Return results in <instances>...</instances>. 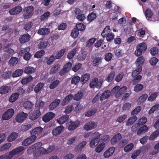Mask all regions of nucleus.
<instances>
[{
	"mask_svg": "<svg viewBox=\"0 0 159 159\" xmlns=\"http://www.w3.org/2000/svg\"><path fill=\"white\" fill-rule=\"evenodd\" d=\"M30 48L27 47L25 48H21L20 49L19 54L23 56V58L26 61L29 60L31 57V54L30 52Z\"/></svg>",
	"mask_w": 159,
	"mask_h": 159,
	"instance_id": "f257e3e1",
	"label": "nucleus"
},
{
	"mask_svg": "<svg viewBox=\"0 0 159 159\" xmlns=\"http://www.w3.org/2000/svg\"><path fill=\"white\" fill-rule=\"evenodd\" d=\"M34 7L32 6H29L25 7L23 11V16L27 19L31 17L33 14Z\"/></svg>",
	"mask_w": 159,
	"mask_h": 159,
	"instance_id": "f03ea898",
	"label": "nucleus"
},
{
	"mask_svg": "<svg viewBox=\"0 0 159 159\" xmlns=\"http://www.w3.org/2000/svg\"><path fill=\"white\" fill-rule=\"evenodd\" d=\"M101 135V134L98 132H96L93 134V138L91 140L89 143V146L91 148H94L98 144L99 142V139Z\"/></svg>",
	"mask_w": 159,
	"mask_h": 159,
	"instance_id": "7ed1b4c3",
	"label": "nucleus"
},
{
	"mask_svg": "<svg viewBox=\"0 0 159 159\" xmlns=\"http://www.w3.org/2000/svg\"><path fill=\"white\" fill-rule=\"evenodd\" d=\"M147 46L144 43L139 44L137 46V48L135 51V54L137 57L141 56L143 52L147 49Z\"/></svg>",
	"mask_w": 159,
	"mask_h": 159,
	"instance_id": "20e7f679",
	"label": "nucleus"
},
{
	"mask_svg": "<svg viewBox=\"0 0 159 159\" xmlns=\"http://www.w3.org/2000/svg\"><path fill=\"white\" fill-rule=\"evenodd\" d=\"M14 113V110L12 108L7 110L2 116V118L3 120H8L13 116Z\"/></svg>",
	"mask_w": 159,
	"mask_h": 159,
	"instance_id": "39448f33",
	"label": "nucleus"
},
{
	"mask_svg": "<svg viewBox=\"0 0 159 159\" xmlns=\"http://www.w3.org/2000/svg\"><path fill=\"white\" fill-rule=\"evenodd\" d=\"M102 85V82L101 81H98V79L97 78H94L90 82L89 85L91 88H100Z\"/></svg>",
	"mask_w": 159,
	"mask_h": 159,
	"instance_id": "423d86ee",
	"label": "nucleus"
},
{
	"mask_svg": "<svg viewBox=\"0 0 159 159\" xmlns=\"http://www.w3.org/2000/svg\"><path fill=\"white\" fill-rule=\"evenodd\" d=\"M24 149L25 148L23 146H20L18 147L10 152L8 156H9V157L11 159L12 158L14 155L19 154L24 151Z\"/></svg>",
	"mask_w": 159,
	"mask_h": 159,
	"instance_id": "0eeeda50",
	"label": "nucleus"
},
{
	"mask_svg": "<svg viewBox=\"0 0 159 159\" xmlns=\"http://www.w3.org/2000/svg\"><path fill=\"white\" fill-rule=\"evenodd\" d=\"M28 116V114L22 111L17 114L15 119L16 121L19 123L23 122Z\"/></svg>",
	"mask_w": 159,
	"mask_h": 159,
	"instance_id": "6e6552de",
	"label": "nucleus"
},
{
	"mask_svg": "<svg viewBox=\"0 0 159 159\" xmlns=\"http://www.w3.org/2000/svg\"><path fill=\"white\" fill-rule=\"evenodd\" d=\"M43 130V129L41 126L36 127L34 128L30 131L31 136H35L37 137V136L41 135V134Z\"/></svg>",
	"mask_w": 159,
	"mask_h": 159,
	"instance_id": "1a4fd4ad",
	"label": "nucleus"
},
{
	"mask_svg": "<svg viewBox=\"0 0 159 159\" xmlns=\"http://www.w3.org/2000/svg\"><path fill=\"white\" fill-rule=\"evenodd\" d=\"M36 139L35 136H31L24 140L22 143L23 145L26 146L34 143Z\"/></svg>",
	"mask_w": 159,
	"mask_h": 159,
	"instance_id": "9d476101",
	"label": "nucleus"
},
{
	"mask_svg": "<svg viewBox=\"0 0 159 159\" xmlns=\"http://www.w3.org/2000/svg\"><path fill=\"white\" fill-rule=\"evenodd\" d=\"M22 8L20 6H17L10 10L9 12L11 15H14L19 14L22 11Z\"/></svg>",
	"mask_w": 159,
	"mask_h": 159,
	"instance_id": "9b49d317",
	"label": "nucleus"
},
{
	"mask_svg": "<svg viewBox=\"0 0 159 159\" xmlns=\"http://www.w3.org/2000/svg\"><path fill=\"white\" fill-rule=\"evenodd\" d=\"M80 122L79 121H70L69 123V125L68 127V129L70 131L74 130L80 125Z\"/></svg>",
	"mask_w": 159,
	"mask_h": 159,
	"instance_id": "f8f14e48",
	"label": "nucleus"
},
{
	"mask_svg": "<svg viewBox=\"0 0 159 159\" xmlns=\"http://www.w3.org/2000/svg\"><path fill=\"white\" fill-rule=\"evenodd\" d=\"M55 116V114L52 112H48L43 116V120L45 122H47L53 119Z\"/></svg>",
	"mask_w": 159,
	"mask_h": 159,
	"instance_id": "ddd939ff",
	"label": "nucleus"
},
{
	"mask_svg": "<svg viewBox=\"0 0 159 159\" xmlns=\"http://www.w3.org/2000/svg\"><path fill=\"white\" fill-rule=\"evenodd\" d=\"M97 126V125L94 122L90 121L86 123L84 125V128L86 130L88 131L93 129Z\"/></svg>",
	"mask_w": 159,
	"mask_h": 159,
	"instance_id": "4468645a",
	"label": "nucleus"
},
{
	"mask_svg": "<svg viewBox=\"0 0 159 159\" xmlns=\"http://www.w3.org/2000/svg\"><path fill=\"white\" fill-rule=\"evenodd\" d=\"M115 150L114 147H111L106 151L103 153L104 157L105 158H108L113 154Z\"/></svg>",
	"mask_w": 159,
	"mask_h": 159,
	"instance_id": "2eb2a0df",
	"label": "nucleus"
},
{
	"mask_svg": "<svg viewBox=\"0 0 159 159\" xmlns=\"http://www.w3.org/2000/svg\"><path fill=\"white\" fill-rule=\"evenodd\" d=\"M31 36L28 34H24L19 38L20 43H24L28 42L30 39Z\"/></svg>",
	"mask_w": 159,
	"mask_h": 159,
	"instance_id": "dca6fc26",
	"label": "nucleus"
},
{
	"mask_svg": "<svg viewBox=\"0 0 159 159\" xmlns=\"http://www.w3.org/2000/svg\"><path fill=\"white\" fill-rule=\"evenodd\" d=\"M41 112L39 110L34 111L30 116V119L32 120H34L40 116Z\"/></svg>",
	"mask_w": 159,
	"mask_h": 159,
	"instance_id": "f3484780",
	"label": "nucleus"
},
{
	"mask_svg": "<svg viewBox=\"0 0 159 159\" xmlns=\"http://www.w3.org/2000/svg\"><path fill=\"white\" fill-rule=\"evenodd\" d=\"M64 127L62 125H60L57 127L55 129H54L52 133L53 136H56L60 134L64 129Z\"/></svg>",
	"mask_w": 159,
	"mask_h": 159,
	"instance_id": "a211bd4d",
	"label": "nucleus"
},
{
	"mask_svg": "<svg viewBox=\"0 0 159 159\" xmlns=\"http://www.w3.org/2000/svg\"><path fill=\"white\" fill-rule=\"evenodd\" d=\"M61 102L60 99H56L54 100L49 105V108L52 110L55 109Z\"/></svg>",
	"mask_w": 159,
	"mask_h": 159,
	"instance_id": "6ab92c4d",
	"label": "nucleus"
},
{
	"mask_svg": "<svg viewBox=\"0 0 159 159\" xmlns=\"http://www.w3.org/2000/svg\"><path fill=\"white\" fill-rule=\"evenodd\" d=\"M90 77V75L89 73H85L82 75L80 78V82L82 85L88 82Z\"/></svg>",
	"mask_w": 159,
	"mask_h": 159,
	"instance_id": "aec40b11",
	"label": "nucleus"
},
{
	"mask_svg": "<svg viewBox=\"0 0 159 159\" xmlns=\"http://www.w3.org/2000/svg\"><path fill=\"white\" fill-rule=\"evenodd\" d=\"M121 138L122 137L120 134L118 133L116 134L111 139V143L112 145L115 144L120 141Z\"/></svg>",
	"mask_w": 159,
	"mask_h": 159,
	"instance_id": "412c9836",
	"label": "nucleus"
},
{
	"mask_svg": "<svg viewBox=\"0 0 159 159\" xmlns=\"http://www.w3.org/2000/svg\"><path fill=\"white\" fill-rule=\"evenodd\" d=\"M54 148L55 147L53 145H52L49 146L47 149L43 148H41L40 149L41 152H42L43 154H47L51 152Z\"/></svg>",
	"mask_w": 159,
	"mask_h": 159,
	"instance_id": "4be33fe9",
	"label": "nucleus"
},
{
	"mask_svg": "<svg viewBox=\"0 0 159 159\" xmlns=\"http://www.w3.org/2000/svg\"><path fill=\"white\" fill-rule=\"evenodd\" d=\"M61 66L59 64L55 65L50 70L49 73L51 75L55 74L59 70Z\"/></svg>",
	"mask_w": 159,
	"mask_h": 159,
	"instance_id": "5701e85b",
	"label": "nucleus"
},
{
	"mask_svg": "<svg viewBox=\"0 0 159 159\" xmlns=\"http://www.w3.org/2000/svg\"><path fill=\"white\" fill-rule=\"evenodd\" d=\"M148 130V128L146 125H143L137 131V134L138 135H141L145 133V132Z\"/></svg>",
	"mask_w": 159,
	"mask_h": 159,
	"instance_id": "b1692460",
	"label": "nucleus"
},
{
	"mask_svg": "<svg viewBox=\"0 0 159 159\" xmlns=\"http://www.w3.org/2000/svg\"><path fill=\"white\" fill-rule=\"evenodd\" d=\"M137 118L136 116H133L130 117L126 122V125L129 126L132 125L137 120Z\"/></svg>",
	"mask_w": 159,
	"mask_h": 159,
	"instance_id": "393cba45",
	"label": "nucleus"
},
{
	"mask_svg": "<svg viewBox=\"0 0 159 159\" xmlns=\"http://www.w3.org/2000/svg\"><path fill=\"white\" fill-rule=\"evenodd\" d=\"M19 93L16 92L12 93L10 96L9 101L11 103L15 102L19 98Z\"/></svg>",
	"mask_w": 159,
	"mask_h": 159,
	"instance_id": "a878e982",
	"label": "nucleus"
},
{
	"mask_svg": "<svg viewBox=\"0 0 159 159\" xmlns=\"http://www.w3.org/2000/svg\"><path fill=\"white\" fill-rule=\"evenodd\" d=\"M69 116L67 115H63L60 117L57 121L59 124H62L65 123L69 119Z\"/></svg>",
	"mask_w": 159,
	"mask_h": 159,
	"instance_id": "bb28decb",
	"label": "nucleus"
},
{
	"mask_svg": "<svg viewBox=\"0 0 159 159\" xmlns=\"http://www.w3.org/2000/svg\"><path fill=\"white\" fill-rule=\"evenodd\" d=\"M11 90V87L6 86H2L0 88V93L2 94L8 93Z\"/></svg>",
	"mask_w": 159,
	"mask_h": 159,
	"instance_id": "cd10ccee",
	"label": "nucleus"
},
{
	"mask_svg": "<svg viewBox=\"0 0 159 159\" xmlns=\"http://www.w3.org/2000/svg\"><path fill=\"white\" fill-rule=\"evenodd\" d=\"M49 30L46 28L40 29L38 31V33L40 35H45L49 34Z\"/></svg>",
	"mask_w": 159,
	"mask_h": 159,
	"instance_id": "c85d7f7f",
	"label": "nucleus"
},
{
	"mask_svg": "<svg viewBox=\"0 0 159 159\" xmlns=\"http://www.w3.org/2000/svg\"><path fill=\"white\" fill-rule=\"evenodd\" d=\"M33 80V77L29 75L23 78L21 81V83L23 84H26L30 83Z\"/></svg>",
	"mask_w": 159,
	"mask_h": 159,
	"instance_id": "c756f323",
	"label": "nucleus"
},
{
	"mask_svg": "<svg viewBox=\"0 0 159 159\" xmlns=\"http://www.w3.org/2000/svg\"><path fill=\"white\" fill-rule=\"evenodd\" d=\"M73 98L72 95L69 94L66 96L63 100L61 102L62 105H66Z\"/></svg>",
	"mask_w": 159,
	"mask_h": 159,
	"instance_id": "7c9ffc66",
	"label": "nucleus"
},
{
	"mask_svg": "<svg viewBox=\"0 0 159 159\" xmlns=\"http://www.w3.org/2000/svg\"><path fill=\"white\" fill-rule=\"evenodd\" d=\"M148 95L146 93L142 95L138 99L137 102L138 104H140L145 101L148 98Z\"/></svg>",
	"mask_w": 159,
	"mask_h": 159,
	"instance_id": "2f4dec72",
	"label": "nucleus"
},
{
	"mask_svg": "<svg viewBox=\"0 0 159 159\" xmlns=\"http://www.w3.org/2000/svg\"><path fill=\"white\" fill-rule=\"evenodd\" d=\"M24 71L21 69H17L14 71L12 74V76L13 78L21 76Z\"/></svg>",
	"mask_w": 159,
	"mask_h": 159,
	"instance_id": "473e14b6",
	"label": "nucleus"
},
{
	"mask_svg": "<svg viewBox=\"0 0 159 159\" xmlns=\"http://www.w3.org/2000/svg\"><path fill=\"white\" fill-rule=\"evenodd\" d=\"M105 147V143L104 142H102L98 145L96 148L95 151L98 153L101 152L104 149Z\"/></svg>",
	"mask_w": 159,
	"mask_h": 159,
	"instance_id": "72a5a7b5",
	"label": "nucleus"
},
{
	"mask_svg": "<svg viewBox=\"0 0 159 159\" xmlns=\"http://www.w3.org/2000/svg\"><path fill=\"white\" fill-rule=\"evenodd\" d=\"M110 27L107 25L106 26L103 30L101 33V35L103 38L105 37L106 35L111 32Z\"/></svg>",
	"mask_w": 159,
	"mask_h": 159,
	"instance_id": "f704fd0d",
	"label": "nucleus"
},
{
	"mask_svg": "<svg viewBox=\"0 0 159 159\" xmlns=\"http://www.w3.org/2000/svg\"><path fill=\"white\" fill-rule=\"evenodd\" d=\"M18 134L15 132L12 133L8 137L7 140L9 142L13 141L15 140L18 136Z\"/></svg>",
	"mask_w": 159,
	"mask_h": 159,
	"instance_id": "c9c22d12",
	"label": "nucleus"
},
{
	"mask_svg": "<svg viewBox=\"0 0 159 159\" xmlns=\"http://www.w3.org/2000/svg\"><path fill=\"white\" fill-rule=\"evenodd\" d=\"M35 71V69L33 67L28 66L25 68L24 72L28 75H30L33 73Z\"/></svg>",
	"mask_w": 159,
	"mask_h": 159,
	"instance_id": "e433bc0d",
	"label": "nucleus"
},
{
	"mask_svg": "<svg viewBox=\"0 0 159 159\" xmlns=\"http://www.w3.org/2000/svg\"><path fill=\"white\" fill-rule=\"evenodd\" d=\"M111 94L110 92L108 90H106L104 92L102 95H100V100L101 101L103 100L104 99L108 98Z\"/></svg>",
	"mask_w": 159,
	"mask_h": 159,
	"instance_id": "4c0bfd02",
	"label": "nucleus"
},
{
	"mask_svg": "<svg viewBox=\"0 0 159 159\" xmlns=\"http://www.w3.org/2000/svg\"><path fill=\"white\" fill-rule=\"evenodd\" d=\"M127 88L125 86H124L121 87L118 89V90L116 92V97H119L120 95H122L126 91Z\"/></svg>",
	"mask_w": 159,
	"mask_h": 159,
	"instance_id": "58836bf2",
	"label": "nucleus"
},
{
	"mask_svg": "<svg viewBox=\"0 0 159 159\" xmlns=\"http://www.w3.org/2000/svg\"><path fill=\"white\" fill-rule=\"evenodd\" d=\"M66 51V49H62L60 50L57 53L56 55H54L55 58L57 59H60L64 55Z\"/></svg>",
	"mask_w": 159,
	"mask_h": 159,
	"instance_id": "ea45409f",
	"label": "nucleus"
},
{
	"mask_svg": "<svg viewBox=\"0 0 159 159\" xmlns=\"http://www.w3.org/2000/svg\"><path fill=\"white\" fill-rule=\"evenodd\" d=\"M48 43V41L40 42L38 45V47L40 49L43 50L47 47Z\"/></svg>",
	"mask_w": 159,
	"mask_h": 159,
	"instance_id": "a19ab883",
	"label": "nucleus"
},
{
	"mask_svg": "<svg viewBox=\"0 0 159 159\" xmlns=\"http://www.w3.org/2000/svg\"><path fill=\"white\" fill-rule=\"evenodd\" d=\"M102 58L98 57L94 58L93 61V65L95 66H98L102 62Z\"/></svg>",
	"mask_w": 159,
	"mask_h": 159,
	"instance_id": "79ce46f5",
	"label": "nucleus"
},
{
	"mask_svg": "<svg viewBox=\"0 0 159 159\" xmlns=\"http://www.w3.org/2000/svg\"><path fill=\"white\" fill-rule=\"evenodd\" d=\"M87 53L85 51H82L80 54H79L77 56V59L79 61H82L85 59L87 55Z\"/></svg>",
	"mask_w": 159,
	"mask_h": 159,
	"instance_id": "37998d69",
	"label": "nucleus"
},
{
	"mask_svg": "<svg viewBox=\"0 0 159 159\" xmlns=\"http://www.w3.org/2000/svg\"><path fill=\"white\" fill-rule=\"evenodd\" d=\"M87 142L86 141H83L76 145L75 148L77 151H81L84 146L86 145Z\"/></svg>",
	"mask_w": 159,
	"mask_h": 159,
	"instance_id": "c03bdc74",
	"label": "nucleus"
},
{
	"mask_svg": "<svg viewBox=\"0 0 159 159\" xmlns=\"http://www.w3.org/2000/svg\"><path fill=\"white\" fill-rule=\"evenodd\" d=\"M144 61V59L143 57L141 56L139 57L137 59L136 61L137 67H138L141 66V65H142Z\"/></svg>",
	"mask_w": 159,
	"mask_h": 159,
	"instance_id": "a18cd8bd",
	"label": "nucleus"
},
{
	"mask_svg": "<svg viewBox=\"0 0 159 159\" xmlns=\"http://www.w3.org/2000/svg\"><path fill=\"white\" fill-rule=\"evenodd\" d=\"M134 147V143H130L124 148V150L126 152H130L132 149Z\"/></svg>",
	"mask_w": 159,
	"mask_h": 159,
	"instance_id": "49530a36",
	"label": "nucleus"
},
{
	"mask_svg": "<svg viewBox=\"0 0 159 159\" xmlns=\"http://www.w3.org/2000/svg\"><path fill=\"white\" fill-rule=\"evenodd\" d=\"M83 93L82 92L80 91L78 92L77 93L75 94L73 97L74 100L78 101L80 100L83 97Z\"/></svg>",
	"mask_w": 159,
	"mask_h": 159,
	"instance_id": "de8ad7c7",
	"label": "nucleus"
},
{
	"mask_svg": "<svg viewBox=\"0 0 159 159\" xmlns=\"http://www.w3.org/2000/svg\"><path fill=\"white\" fill-rule=\"evenodd\" d=\"M77 50L75 48H74L70 51L67 55V57L69 59H71L75 56Z\"/></svg>",
	"mask_w": 159,
	"mask_h": 159,
	"instance_id": "09e8293b",
	"label": "nucleus"
},
{
	"mask_svg": "<svg viewBox=\"0 0 159 159\" xmlns=\"http://www.w3.org/2000/svg\"><path fill=\"white\" fill-rule=\"evenodd\" d=\"M44 85V84L39 83L37 84L34 89V90L36 93H38L42 88Z\"/></svg>",
	"mask_w": 159,
	"mask_h": 159,
	"instance_id": "8fccbe9b",
	"label": "nucleus"
},
{
	"mask_svg": "<svg viewBox=\"0 0 159 159\" xmlns=\"http://www.w3.org/2000/svg\"><path fill=\"white\" fill-rule=\"evenodd\" d=\"M60 82L59 80H57L52 82L49 85V88L50 89H53L57 87Z\"/></svg>",
	"mask_w": 159,
	"mask_h": 159,
	"instance_id": "3c124183",
	"label": "nucleus"
},
{
	"mask_svg": "<svg viewBox=\"0 0 159 159\" xmlns=\"http://www.w3.org/2000/svg\"><path fill=\"white\" fill-rule=\"evenodd\" d=\"M115 75V72L114 71H111L108 75L106 80L108 82H110L113 79Z\"/></svg>",
	"mask_w": 159,
	"mask_h": 159,
	"instance_id": "603ef678",
	"label": "nucleus"
},
{
	"mask_svg": "<svg viewBox=\"0 0 159 159\" xmlns=\"http://www.w3.org/2000/svg\"><path fill=\"white\" fill-rule=\"evenodd\" d=\"M142 70V67L141 66L137 67V69L134 70L132 74V76L133 77H134L137 76Z\"/></svg>",
	"mask_w": 159,
	"mask_h": 159,
	"instance_id": "864d4df0",
	"label": "nucleus"
},
{
	"mask_svg": "<svg viewBox=\"0 0 159 159\" xmlns=\"http://www.w3.org/2000/svg\"><path fill=\"white\" fill-rule=\"evenodd\" d=\"M18 61V58L14 57H12L10 60L9 63L12 66H16Z\"/></svg>",
	"mask_w": 159,
	"mask_h": 159,
	"instance_id": "5fc2aeb1",
	"label": "nucleus"
},
{
	"mask_svg": "<svg viewBox=\"0 0 159 159\" xmlns=\"http://www.w3.org/2000/svg\"><path fill=\"white\" fill-rule=\"evenodd\" d=\"M80 80V78L78 76L76 75L74 76L71 80V83L72 84H77Z\"/></svg>",
	"mask_w": 159,
	"mask_h": 159,
	"instance_id": "6e6d98bb",
	"label": "nucleus"
},
{
	"mask_svg": "<svg viewBox=\"0 0 159 159\" xmlns=\"http://www.w3.org/2000/svg\"><path fill=\"white\" fill-rule=\"evenodd\" d=\"M158 93L157 92L152 93L148 98V100L150 102L154 101L157 96Z\"/></svg>",
	"mask_w": 159,
	"mask_h": 159,
	"instance_id": "4d7b16f0",
	"label": "nucleus"
},
{
	"mask_svg": "<svg viewBox=\"0 0 159 159\" xmlns=\"http://www.w3.org/2000/svg\"><path fill=\"white\" fill-rule=\"evenodd\" d=\"M45 53L44 50H41L36 52L34 55L35 58H39L43 56Z\"/></svg>",
	"mask_w": 159,
	"mask_h": 159,
	"instance_id": "13d9d810",
	"label": "nucleus"
},
{
	"mask_svg": "<svg viewBox=\"0 0 159 159\" xmlns=\"http://www.w3.org/2000/svg\"><path fill=\"white\" fill-rule=\"evenodd\" d=\"M75 28L78 31H83L85 30V26L83 24L80 23L76 25Z\"/></svg>",
	"mask_w": 159,
	"mask_h": 159,
	"instance_id": "bf43d9fd",
	"label": "nucleus"
},
{
	"mask_svg": "<svg viewBox=\"0 0 159 159\" xmlns=\"http://www.w3.org/2000/svg\"><path fill=\"white\" fill-rule=\"evenodd\" d=\"M23 106L25 109H30L32 108L33 104L31 102L27 101L24 103Z\"/></svg>",
	"mask_w": 159,
	"mask_h": 159,
	"instance_id": "052dcab7",
	"label": "nucleus"
},
{
	"mask_svg": "<svg viewBox=\"0 0 159 159\" xmlns=\"http://www.w3.org/2000/svg\"><path fill=\"white\" fill-rule=\"evenodd\" d=\"M159 135V129L154 132L150 136L149 139L152 140L156 138Z\"/></svg>",
	"mask_w": 159,
	"mask_h": 159,
	"instance_id": "680f3d73",
	"label": "nucleus"
},
{
	"mask_svg": "<svg viewBox=\"0 0 159 159\" xmlns=\"http://www.w3.org/2000/svg\"><path fill=\"white\" fill-rule=\"evenodd\" d=\"M97 111V110L96 109L89 110L85 113V116L88 117H90L93 115H94Z\"/></svg>",
	"mask_w": 159,
	"mask_h": 159,
	"instance_id": "e2e57ef3",
	"label": "nucleus"
},
{
	"mask_svg": "<svg viewBox=\"0 0 159 159\" xmlns=\"http://www.w3.org/2000/svg\"><path fill=\"white\" fill-rule=\"evenodd\" d=\"M142 150L141 149H137L134 151L132 153L131 158L132 159H135L141 153Z\"/></svg>",
	"mask_w": 159,
	"mask_h": 159,
	"instance_id": "0e129e2a",
	"label": "nucleus"
},
{
	"mask_svg": "<svg viewBox=\"0 0 159 159\" xmlns=\"http://www.w3.org/2000/svg\"><path fill=\"white\" fill-rule=\"evenodd\" d=\"M11 75V72L8 71L4 72L2 75V76L3 79H7L10 78Z\"/></svg>",
	"mask_w": 159,
	"mask_h": 159,
	"instance_id": "69168bd1",
	"label": "nucleus"
},
{
	"mask_svg": "<svg viewBox=\"0 0 159 159\" xmlns=\"http://www.w3.org/2000/svg\"><path fill=\"white\" fill-rule=\"evenodd\" d=\"M96 40V39L95 38H92L90 39L86 42V46L88 47H91Z\"/></svg>",
	"mask_w": 159,
	"mask_h": 159,
	"instance_id": "338daca9",
	"label": "nucleus"
},
{
	"mask_svg": "<svg viewBox=\"0 0 159 159\" xmlns=\"http://www.w3.org/2000/svg\"><path fill=\"white\" fill-rule=\"evenodd\" d=\"M79 31L76 28H75L72 30L71 36L74 38H76L79 34Z\"/></svg>",
	"mask_w": 159,
	"mask_h": 159,
	"instance_id": "774afa93",
	"label": "nucleus"
}]
</instances>
